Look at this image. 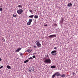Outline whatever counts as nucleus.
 I'll use <instances>...</instances> for the list:
<instances>
[{"label": "nucleus", "instance_id": "1", "mask_svg": "<svg viewBox=\"0 0 78 78\" xmlns=\"http://www.w3.org/2000/svg\"><path fill=\"white\" fill-rule=\"evenodd\" d=\"M45 64H51V61L50 59L46 58L44 60V61Z\"/></svg>", "mask_w": 78, "mask_h": 78}, {"label": "nucleus", "instance_id": "2", "mask_svg": "<svg viewBox=\"0 0 78 78\" xmlns=\"http://www.w3.org/2000/svg\"><path fill=\"white\" fill-rule=\"evenodd\" d=\"M29 72H32L33 73L34 70V66H30L28 69Z\"/></svg>", "mask_w": 78, "mask_h": 78}, {"label": "nucleus", "instance_id": "3", "mask_svg": "<svg viewBox=\"0 0 78 78\" xmlns=\"http://www.w3.org/2000/svg\"><path fill=\"white\" fill-rule=\"evenodd\" d=\"M22 12H23V10L22 9H20L17 11V13L19 15L21 14Z\"/></svg>", "mask_w": 78, "mask_h": 78}, {"label": "nucleus", "instance_id": "4", "mask_svg": "<svg viewBox=\"0 0 78 78\" xmlns=\"http://www.w3.org/2000/svg\"><path fill=\"white\" fill-rule=\"evenodd\" d=\"M56 51H57L56 50L53 51L51 52V54H52V55L55 56V55H56V54H57Z\"/></svg>", "mask_w": 78, "mask_h": 78}, {"label": "nucleus", "instance_id": "5", "mask_svg": "<svg viewBox=\"0 0 78 78\" xmlns=\"http://www.w3.org/2000/svg\"><path fill=\"white\" fill-rule=\"evenodd\" d=\"M56 37V35L53 34V35H51L48 36V37L51 38H53V37Z\"/></svg>", "mask_w": 78, "mask_h": 78}, {"label": "nucleus", "instance_id": "6", "mask_svg": "<svg viewBox=\"0 0 78 78\" xmlns=\"http://www.w3.org/2000/svg\"><path fill=\"white\" fill-rule=\"evenodd\" d=\"M36 45L38 48H40V47H41V44L40 43V42L37 43Z\"/></svg>", "mask_w": 78, "mask_h": 78}, {"label": "nucleus", "instance_id": "7", "mask_svg": "<svg viewBox=\"0 0 78 78\" xmlns=\"http://www.w3.org/2000/svg\"><path fill=\"white\" fill-rule=\"evenodd\" d=\"M55 75L57 76H60V73L58 72H57L55 73Z\"/></svg>", "mask_w": 78, "mask_h": 78}, {"label": "nucleus", "instance_id": "8", "mask_svg": "<svg viewBox=\"0 0 78 78\" xmlns=\"http://www.w3.org/2000/svg\"><path fill=\"white\" fill-rule=\"evenodd\" d=\"M21 49V48H18L15 51V52H19V51H20Z\"/></svg>", "mask_w": 78, "mask_h": 78}, {"label": "nucleus", "instance_id": "9", "mask_svg": "<svg viewBox=\"0 0 78 78\" xmlns=\"http://www.w3.org/2000/svg\"><path fill=\"white\" fill-rule=\"evenodd\" d=\"M63 22H64V18H62V19L60 20V22L61 23H63Z\"/></svg>", "mask_w": 78, "mask_h": 78}, {"label": "nucleus", "instance_id": "10", "mask_svg": "<svg viewBox=\"0 0 78 78\" xmlns=\"http://www.w3.org/2000/svg\"><path fill=\"white\" fill-rule=\"evenodd\" d=\"M7 68L8 69H12V68H11V66L9 65L7 66Z\"/></svg>", "mask_w": 78, "mask_h": 78}, {"label": "nucleus", "instance_id": "11", "mask_svg": "<svg viewBox=\"0 0 78 78\" xmlns=\"http://www.w3.org/2000/svg\"><path fill=\"white\" fill-rule=\"evenodd\" d=\"M72 4L71 3H68V4L67 6H69V7H70V6H72Z\"/></svg>", "mask_w": 78, "mask_h": 78}, {"label": "nucleus", "instance_id": "12", "mask_svg": "<svg viewBox=\"0 0 78 78\" xmlns=\"http://www.w3.org/2000/svg\"><path fill=\"white\" fill-rule=\"evenodd\" d=\"M33 17H34V15H30L29 16V17L30 18H31V19H33Z\"/></svg>", "mask_w": 78, "mask_h": 78}, {"label": "nucleus", "instance_id": "13", "mask_svg": "<svg viewBox=\"0 0 78 78\" xmlns=\"http://www.w3.org/2000/svg\"><path fill=\"white\" fill-rule=\"evenodd\" d=\"M51 69H55V68H56V66H51Z\"/></svg>", "mask_w": 78, "mask_h": 78}, {"label": "nucleus", "instance_id": "14", "mask_svg": "<svg viewBox=\"0 0 78 78\" xmlns=\"http://www.w3.org/2000/svg\"><path fill=\"white\" fill-rule=\"evenodd\" d=\"M61 77H62L63 78H64V77H65L66 76V75L65 74H62V75L60 76Z\"/></svg>", "mask_w": 78, "mask_h": 78}, {"label": "nucleus", "instance_id": "15", "mask_svg": "<svg viewBox=\"0 0 78 78\" xmlns=\"http://www.w3.org/2000/svg\"><path fill=\"white\" fill-rule=\"evenodd\" d=\"M29 61H30L29 60H26L24 62V63H27V62H28Z\"/></svg>", "mask_w": 78, "mask_h": 78}, {"label": "nucleus", "instance_id": "16", "mask_svg": "<svg viewBox=\"0 0 78 78\" xmlns=\"http://www.w3.org/2000/svg\"><path fill=\"white\" fill-rule=\"evenodd\" d=\"M29 22L31 23L32 22H33V20L29 19Z\"/></svg>", "mask_w": 78, "mask_h": 78}, {"label": "nucleus", "instance_id": "17", "mask_svg": "<svg viewBox=\"0 0 78 78\" xmlns=\"http://www.w3.org/2000/svg\"><path fill=\"white\" fill-rule=\"evenodd\" d=\"M55 76H56V75H55V74L54 73V74H53L52 76V78H55Z\"/></svg>", "mask_w": 78, "mask_h": 78}, {"label": "nucleus", "instance_id": "18", "mask_svg": "<svg viewBox=\"0 0 78 78\" xmlns=\"http://www.w3.org/2000/svg\"><path fill=\"white\" fill-rule=\"evenodd\" d=\"M34 18L35 19H37L38 18V16L36 15L34 16Z\"/></svg>", "mask_w": 78, "mask_h": 78}, {"label": "nucleus", "instance_id": "19", "mask_svg": "<svg viewBox=\"0 0 78 78\" xmlns=\"http://www.w3.org/2000/svg\"><path fill=\"white\" fill-rule=\"evenodd\" d=\"M2 42H5V39L4 38L2 39Z\"/></svg>", "mask_w": 78, "mask_h": 78}, {"label": "nucleus", "instance_id": "20", "mask_svg": "<svg viewBox=\"0 0 78 78\" xmlns=\"http://www.w3.org/2000/svg\"><path fill=\"white\" fill-rule=\"evenodd\" d=\"M30 51V49H28L27 51H26L25 52H29Z\"/></svg>", "mask_w": 78, "mask_h": 78}, {"label": "nucleus", "instance_id": "21", "mask_svg": "<svg viewBox=\"0 0 78 78\" xmlns=\"http://www.w3.org/2000/svg\"><path fill=\"white\" fill-rule=\"evenodd\" d=\"M27 25H31V23L29 21L27 23Z\"/></svg>", "mask_w": 78, "mask_h": 78}, {"label": "nucleus", "instance_id": "22", "mask_svg": "<svg viewBox=\"0 0 78 78\" xmlns=\"http://www.w3.org/2000/svg\"><path fill=\"white\" fill-rule=\"evenodd\" d=\"M17 7H18V8H22V6L21 5H19L17 6Z\"/></svg>", "mask_w": 78, "mask_h": 78}, {"label": "nucleus", "instance_id": "23", "mask_svg": "<svg viewBox=\"0 0 78 78\" xmlns=\"http://www.w3.org/2000/svg\"><path fill=\"white\" fill-rule=\"evenodd\" d=\"M28 59H29V60H30V59H33V58L32 57H30V58H29Z\"/></svg>", "mask_w": 78, "mask_h": 78}, {"label": "nucleus", "instance_id": "24", "mask_svg": "<svg viewBox=\"0 0 78 78\" xmlns=\"http://www.w3.org/2000/svg\"><path fill=\"white\" fill-rule=\"evenodd\" d=\"M13 17H17V15H16L13 14Z\"/></svg>", "mask_w": 78, "mask_h": 78}, {"label": "nucleus", "instance_id": "25", "mask_svg": "<svg viewBox=\"0 0 78 78\" xmlns=\"http://www.w3.org/2000/svg\"><path fill=\"white\" fill-rule=\"evenodd\" d=\"M0 11H1V12H2V11H3V8H0Z\"/></svg>", "mask_w": 78, "mask_h": 78}, {"label": "nucleus", "instance_id": "26", "mask_svg": "<svg viewBox=\"0 0 78 78\" xmlns=\"http://www.w3.org/2000/svg\"><path fill=\"white\" fill-rule=\"evenodd\" d=\"M29 11V12H31V13H32V12H33V11L32 10H30Z\"/></svg>", "mask_w": 78, "mask_h": 78}, {"label": "nucleus", "instance_id": "27", "mask_svg": "<svg viewBox=\"0 0 78 78\" xmlns=\"http://www.w3.org/2000/svg\"><path fill=\"white\" fill-rule=\"evenodd\" d=\"M32 58H36V56L35 55H33Z\"/></svg>", "mask_w": 78, "mask_h": 78}, {"label": "nucleus", "instance_id": "28", "mask_svg": "<svg viewBox=\"0 0 78 78\" xmlns=\"http://www.w3.org/2000/svg\"><path fill=\"white\" fill-rule=\"evenodd\" d=\"M45 58H47V57H48V54L46 55H45Z\"/></svg>", "mask_w": 78, "mask_h": 78}, {"label": "nucleus", "instance_id": "29", "mask_svg": "<svg viewBox=\"0 0 78 78\" xmlns=\"http://www.w3.org/2000/svg\"><path fill=\"white\" fill-rule=\"evenodd\" d=\"M3 67V66H1V67H0V69H2Z\"/></svg>", "mask_w": 78, "mask_h": 78}, {"label": "nucleus", "instance_id": "30", "mask_svg": "<svg viewBox=\"0 0 78 78\" xmlns=\"http://www.w3.org/2000/svg\"><path fill=\"white\" fill-rule=\"evenodd\" d=\"M54 26H55V27H57L58 26L57 24H54Z\"/></svg>", "mask_w": 78, "mask_h": 78}, {"label": "nucleus", "instance_id": "31", "mask_svg": "<svg viewBox=\"0 0 78 78\" xmlns=\"http://www.w3.org/2000/svg\"><path fill=\"white\" fill-rule=\"evenodd\" d=\"M34 48H37V46H35V45L34 46Z\"/></svg>", "mask_w": 78, "mask_h": 78}, {"label": "nucleus", "instance_id": "32", "mask_svg": "<svg viewBox=\"0 0 78 78\" xmlns=\"http://www.w3.org/2000/svg\"><path fill=\"white\" fill-rule=\"evenodd\" d=\"M20 56H23V54L20 53Z\"/></svg>", "mask_w": 78, "mask_h": 78}, {"label": "nucleus", "instance_id": "33", "mask_svg": "<svg viewBox=\"0 0 78 78\" xmlns=\"http://www.w3.org/2000/svg\"><path fill=\"white\" fill-rule=\"evenodd\" d=\"M44 27H47V26H48V25L47 24H46L44 25Z\"/></svg>", "mask_w": 78, "mask_h": 78}, {"label": "nucleus", "instance_id": "34", "mask_svg": "<svg viewBox=\"0 0 78 78\" xmlns=\"http://www.w3.org/2000/svg\"><path fill=\"white\" fill-rule=\"evenodd\" d=\"M37 42H37H39V41H37L36 42V43Z\"/></svg>", "mask_w": 78, "mask_h": 78}, {"label": "nucleus", "instance_id": "35", "mask_svg": "<svg viewBox=\"0 0 78 78\" xmlns=\"http://www.w3.org/2000/svg\"><path fill=\"white\" fill-rule=\"evenodd\" d=\"M57 49V48L56 47H55L54 48V49H55V50H56Z\"/></svg>", "mask_w": 78, "mask_h": 78}, {"label": "nucleus", "instance_id": "36", "mask_svg": "<svg viewBox=\"0 0 78 78\" xmlns=\"http://www.w3.org/2000/svg\"><path fill=\"white\" fill-rule=\"evenodd\" d=\"M2 58H0V62L1 61H2Z\"/></svg>", "mask_w": 78, "mask_h": 78}, {"label": "nucleus", "instance_id": "37", "mask_svg": "<svg viewBox=\"0 0 78 78\" xmlns=\"http://www.w3.org/2000/svg\"><path fill=\"white\" fill-rule=\"evenodd\" d=\"M75 75V73H73V75Z\"/></svg>", "mask_w": 78, "mask_h": 78}, {"label": "nucleus", "instance_id": "38", "mask_svg": "<svg viewBox=\"0 0 78 78\" xmlns=\"http://www.w3.org/2000/svg\"><path fill=\"white\" fill-rule=\"evenodd\" d=\"M34 55H36V53H34Z\"/></svg>", "mask_w": 78, "mask_h": 78}, {"label": "nucleus", "instance_id": "39", "mask_svg": "<svg viewBox=\"0 0 78 78\" xmlns=\"http://www.w3.org/2000/svg\"><path fill=\"white\" fill-rule=\"evenodd\" d=\"M30 51L31 52L32 51V50H31Z\"/></svg>", "mask_w": 78, "mask_h": 78}, {"label": "nucleus", "instance_id": "40", "mask_svg": "<svg viewBox=\"0 0 78 78\" xmlns=\"http://www.w3.org/2000/svg\"><path fill=\"white\" fill-rule=\"evenodd\" d=\"M2 6H0V7H1V8H2Z\"/></svg>", "mask_w": 78, "mask_h": 78}, {"label": "nucleus", "instance_id": "41", "mask_svg": "<svg viewBox=\"0 0 78 78\" xmlns=\"http://www.w3.org/2000/svg\"><path fill=\"white\" fill-rule=\"evenodd\" d=\"M19 59V58H17V59Z\"/></svg>", "mask_w": 78, "mask_h": 78}, {"label": "nucleus", "instance_id": "42", "mask_svg": "<svg viewBox=\"0 0 78 78\" xmlns=\"http://www.w3.org/2000/svg\"><path fill=\"white\" fill-rule=\"evenodd\" d=\"M31 52L30 51L29 52V53H31Z\"/></svg>", "mask_w": 78, "mask_h": 78}, {"label": "nucleus", "instance_id": "43", "mask_svg": "<svg viewBox=\"0 0 78 78\" xmlns=\"http://www.w3.org/2000/svg\"><path fill=\"white\" fill-rule=\"evenodd\" d=\"M42 45H43V44H42Z\"/></svg>", "mask_w": 78, "mask_h": 78}, {"label": "nucleus", "instance_id": "44", "mask_svg": "<svg viewBox=\"0 0 78 78\" xmlns=\"http://www.w3.org/2000/svg\"><path fill=\"white\" fill-rule=\"evenodd\" d=\"M43 42V41H42V43Z\"/></svg>", "mask_w": 78, "mask_h": 78}, {"label": "nucleus", "instance_id": "45", "mask_svg": "<svg viewBox=\"0 0 78 78\" xmlns=\"http://www.w3.org/2000/svg\"><path fill=\"white\" fill-rule=\"evenodd\" d=\"M1 66V65H0V66Z\"/></svg>", "mask_w": 78, "mask_h": 78}]
</instances>
